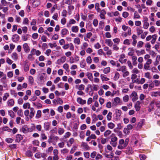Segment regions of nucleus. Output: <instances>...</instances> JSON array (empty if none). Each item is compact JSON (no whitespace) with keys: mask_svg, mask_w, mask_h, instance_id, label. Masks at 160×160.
Here are the masks:
<instances>
[{"mask_svg":"<svg viewBox=\"0 0 160 160\" xmlns=\"http://www.w3.org/2000/svg\"><path fill=\"white\" fill-rule=\"evenodd\" d=\"M130 97L131 98L132 97V100L133 102L136 101L138 99L137 93L134 91L132 92Z\"/></svg>","mask_w":160,"mask_h":160,"instance_id":"obj_7","label":"nucleus"},{"mask_svg":"<svg viewBox=\"0 0 160 160\" xmlns=\"http://www.w3.org/2000/svg\"><path fill=\"white\" fill-rule=\"evenodd\" d=\"M8 104L9 106H12L14 104V101L13 99H11L8 102Z\"/></svg>","mask_w":160,"mask_h":160,"instance_id":"obj_41","label":"nucleus"},{"mask_svg":"<svg viewBox=\"0 0 160 160\" xmlns=\"http://www.w3.org/2000/svg\"><path fill=\"white\" fill-rule=\"evenodd\" d=\"M126 67L125 66H122L120 68H117L116 69L117 71H121L122 72L125 71L127 69Z\"/></svg>","mask_w":160,"mask_h":160,"instance_id":"obj_31","label":"nucleus"},{"mask_svg":"<svg viewBox=\"0 0 160 160\" xmlns=\"http://www.w3.org/2000/svg\"><path fill=\"white\" fill-rule=\"evenodd\" d=\"M120 76V74L119 73L117 72H116L115 73V75L113 78V79L115 81H117L119 78Z\"/></svg>","mask_w":160,"mask_h":160,"instance_id":"obj_47","label":"nucleus"},{"mask_svg":"<svg viewBox=\"0 0 160 160\" xmlns=\"http://www.w3.org/2000/svg\"><path fill=\"white\" fill-rule=\"evenodd\" d=\"M69 65L67 63L64 64L63 65V68L67 71L69 70Z\"/></svg>","mask_w":160,"mask_h":160,"instance_id":"obj_64","label":"nucleus"},{"mask_svg":"<svg viewBox=\"0 0 160 160\" xmlns=\"http://www.w3.org/2000/svg\"><path fill=\"white\" fill-rule=\"evenodd\" d=\"M122 28L123 30L125 31L127 30L128 35L130 36L131 34V29L130 28L125 25H123L122 26Z\"/></svg>","mask_w":160,"mask_h":160,"instance_id":"obj_8","label":"nucleus"},{"mask_svg":"<svg viewBox=\"0 0 160 160\" xmlns=\"http://www.w3.org/2000/svg\"><path fill=\"white\" fill-rule=\"evenodd\" d=\"M12 39L13 42H17L19 41V37L17 34H14L12 35Z\"/></svg>","mask_w":160,"mask_h":160,"instance_id":"obj_16","label":"nucleus"},{"mask_svg":"<svg viewBox=\"0 0 160 160\" xmlns=\"http://www.w3.org/2000/svg\"><path fill=\"white\" fill-rule=\"evenodd\" d=\"M112 113L111 112H109L107 116V118L108 121H110L111 119Z\"/></svg>","mask_w":160,"mask_h":160,"instance_id":"obj_49","label":"nucleus"},{"mask_svg":"<svg viewBox=\"0 0 160 160\" xmlns=\"http://www.w3.org/2000/svg\"><path fill=\"white\" fill-rule=\"evenodd\" d=\"M122 73V76L123 78H125L129 75V72L127 70V69Z\"/></svg>","mask_w":160,"mask_h":160,"instance_id":"obj_48","label":"nucleus"},{"mask_svg":"<svg viewBox=\"0 0 160 160\" xmlns=\"http://www.w3.org/2000/svg\"><path fill=\"white\" fill-rule=\"evenodd\" d=\"M58 14L57 13L55 12L53 14V16H52V18L56 20V21H58Z\"/></svg>","mask_w":160,"mask_h":160,"instance_id":"obj_45","label":"nucleus"},{"mask_svg":"<svg viewBox=\"0 0 160 160\" xmlns=\"http://www.w3.org/2000/svg\"><path fill=\"white\" fill-rule=\"evenodd\" d=\"M74 141V139L73 138H70L67 142V146L68 147L71 146L72 145Z\"/></svg>","mask_w":160,"mask_h":160,"instance_id":"obj_28","label":"nucleus"},{"mask_svg":"<svg viewBox=\"0 0 160 160\" xmlns=\"http://www.w3.org/2000/svg\"><path fill=\"white\" fill-rule=\"evenodd\" d=\"M137 80L136 83L142 84L145 82V79L144 78H141L140 80H139L138 79H137Z\"/></svg>","mask_w":160,"mask_h":160,"instance_id":"obj_50","label":"nucleus"},{"mask_svg":"<svg viewBox=\"0 0 160 160\" xmlns=\"http://www.w3.org/2000/svg\"><path fill=\"white\" fill-rule=\"evenodd\" d=\"M118 140L116 136L112 137L110 141V144L114 147H116L118 144L117 141Z\"/></svg>","mask_w":160,"mask_h":160,"instance_id":"obj_2","label":"nucleus"},{"mask_svg":"<svg viewBox=\"0 0 160 160\" xmlns=\"http://www.w3.org/2000/svg\"><path fill=\"white\" fill-rule=\"evenodd\" d=\"M136 53L138 56H139L145 53V51L143 49H142L140 50H136Z\"/></svg>","mask_w":160,"mask_h":160,"instance_id":"obj_24","label":"nucleus"},{"mask_svg":"<svg viewBox=\"0 0 160 160\" xmlns=\"http://www.w3.org/2000/svg\"><path fill=\"white\" fill-rule=\"evenodd\" d=\"M116 116L114 117V119L116 121L120 119V117L122 114L121 110L116 109L115 110Z\"/></svg>","mask_w":160,"mask_h":160,"instance_id":"obj_3","label":"nucleus"},{"mask_svg":"<svg viewBox=\"0 0 160 160\" xmlns=\"http://www.w3.org/2000/svg\"><path fill=\"white\" fill-rule=\"evenodd\" d=\"M127 61V59L126 58V56L125 54H122L119 56V61L122 64L125 63Z\"/></svg>","mask_w":160,"mask_h":160,"instance_id":"obj_4","label":"nucleus"},{"mask_svg":"<svg viewBox=\"0 0 160 160\" xmlns=\"http://www.w3.org/2000/svg\"><path fill=\"white\" fill-rule=\"evenodd\" d=\"M47 156L46 153L40 152H37L35 155V157L37 158H45Z\"/></svg>","mask_w":160,"mask_h":160,"instance_id":"obj_5","label":"nucleus"},{"mask_svg":"<svg viewBox=\"0 0 160 160\" xmlns=\"http://www.w3.org/2000/svg\"><path fill=\"white\" fill-rule=\"evenodd\" d=\"M158 95L160 96V92H152L151 93V96L156 97Z\"/></svg>","mask_w":160,"mask_h":160,"instance_id":"obj_51","label":"nucleus"},{"mask_svg":"<svg viewBox=\"0 0 160 160\" xmlns=\"http://www.w3.org/2000/svg\"><path fill=\"white\" fill-rule=\"evenodd\" d=\"M16 138L15 142H19L22 139V137L20 134H18L16 135Z\"/></svg>","mask_w":160,"mask_h":160,"instance_id":"obj_20","label":"nucleus"},{"mask_svg":"<svg viewBox=\"0 0 160 160\" xmlns=\"http://www.w3.org/2000/svg\"><path fill=\"white\" fill-rule=\"evenodd\" d=\"M71 30L73 32L77 33L78 31L79 28L77 26H73L71 28Z\"/></svg>","mask_w":160,"mask_h":160,"instance_id":"obj_22","label":"nucleus"},{"mask_svg":"<svg viewBox=\"0 0 160 160\" xmlns=\"http://www.w3.org/2000/svg\"><path fill=\"white\" fill-rule=\"evenodd\" d=\"M66 57L65 56H63L60 58L58 59L56 63L59 65L64 63L66 60Z\"/></svg>","mask_w":160,"mask_h":160,"instance_id":"obj_6","label":"nucleus"},{"mask_svg":"<svg viewBox=\"0 0 160 160\" xmlns=\"http://www.w3.org/2000/svg\"><path fill=\"white\" fill-rule=\"evenodd\" d=\"M73 42L75 44L78 45H79L80 43V38L78 37L75 38L74 39Z\"/></svg>","mask_w":160,"mask_h":160,"instance_id":"obj_34","label":"nucleus"},{"mask_svg":"<svg viewBox=\"0 0 160 160\" xmlns=\"http://www.w3.org/2000/svg\"><path fill=\"white\" fill-rule=\"evenodd\" d=\"M21 130L24 133H27L28 132V127L26 125H24L22 127Z\"/></svg>","mask_w":160,"mask_h":160,"instance_id":"obj_21","label":"nucleus"},{"mask_svg":"<svg viewBox=\"0 0 160 160\" xmlns=\"http://www.w3.org/2000/svg\"><path fill=\"white\" fill-rule=\"evenodd\" d=\"M77 101L78 103L81 105L85 104L86 102V100H83L80 97H78L77 98Z\"/></svg>","mask_w":160,"mask_h":160,"instance_id":"obj_12","label":"nucleus"},{"mask_svg":"<svg viewBox=\"0 0 160 160\" xmlns=\"http://www.w3.org/2000/svg\"><path fill=\"white\" fill-rule=\"evenodd\" d=\"M139 72V70L137 68H134L131 71V72L132 73L135 74H138Z\"/></svg>","mask_w":160,"mask_h":160,"instance_id":"obj_59","label":"nucleus"},{"mask_svg":"<svg viewBox=\"0 0 160 160\" xmlns=\"http://www.w3.org/2000/svg\"><path fill=\"white\" fill-rule=\"evenodd\" d=\"M48 45L52 48H56L57 46V44L55 42H54L52 43H48Z\"/></svg>","mask_w":160,"mask_h":160,"instance_id":"obj_57","label":"nucleus"},{"mask_svg":"<svg viewBox=\"0 0 160 160\" xmlns=\"http://www.w3.org/2000/svg\"><path fill=\"white\" fill-rule=\"evenodd\" d=\"M129 99V97L128 95H126L123 97V100L124 102H128Z\"/></svg>","mask_w":160,"mask_h":160,"instance_id":"obj_58","label":"nucleus"},{"mask_svg":"<svg viewBox=\"0 0 160 160\" xmlns=\"http://www.w3.org/2000/svg\"><path fill=\"white\" fill-rule=\"evenodd\" d=\"M86 61L87 63L88 64H91L92 61L90 56H88L86 58Z\"/></svg>","mask_w":160,"mask_h":160,"instance_id":"obj_53","label":"nucleus"},{"mask_svg":"<svg viewBox=\"0 0 160 160\" xmlns=\"http://www.w3.org/2000/svg\"><path fill=\"white\" fill-rule=\"evenodd\" d=\"M40 0H35L33 3V6L36 7L40 5Z\"/></svg>","mask_w":160,"mask_h":160,"instance_id":"obj_42","label":"nucleus"},{"mask_svg":"<svg viewBox=\"0 0 160 160\" xmlns=\"http://www.w3.org/2000/svg\"><path fill=\"white\" fill-rule=\"evenodd\" d=\"M9 95L8 93H5L3 97V100L4 101H6L7 99V98L9 97Z\"/></svg>","mask_w":160,"mask_h":160,"instance_id":"obj_61","label":"nucleus"},{"mask_svg":"<svg viewBox=\"0 0 160 160\" xmlns=\"http://www.w3.org/2000/svg\"><path fill=\"white\" fill-rule=\"evenodd\" d=\"M149 26L148 22H143V28L145 29H147Z\"/></svg>","mask_w":160,"mask_h":160,"instance_id":"obj_56","label":"nucleus"},{"mask_svg":"<svg viewBox=\"0 0 160 160\" xmlns=\"http://www.w3.org/2000/svg\"><path fill=\"white\" fill-rule=\"evenodd\" d=\"M136 30L137 34L138 35L142 34L143 32V30L141 28L139 27L137 28Z\"/></svg>","mask_w":160,"mask_h":160,"instance_id":"obj_38","label":"nucleus"},{"mask_svg":"<svg viewBox=\"0 0 160 160\" xmlns=\"http://www.w3.org/2000/svg\"><path fill=\"white\" fill-rule=\"evenodd\" d=\"M8 113L10 116L12 118H13L14 117L15 114L14 112L12 110L8 111Z\"/></svg>","mask_w":160,"mask_h":160,"instance_id":"obj_63","label":"nucleus"},{"mask_svg":"<svg viewBox=\"0 0 160 160\" xmlns=\"http://www.w3.org/2000/svg\"><path fill=\"white\" fill-rule=\"evenodd\" d=\"M111 133V131L108 130H106L104 133V136L105 137H107L110 135Z\"/></svg>","mask_w":160,"mask_h":160,"instance_id":"obj_62","label":"nucleus"},{"mask_svg":"<svg viewBox=\"0 0 160 160\" xmlns=\"http://www.w3.org/2000/svg\"><path fill=\"white\" fill-rule=\"evenodd\" d=\"M58 139V137L54 136L53 134H52L48 137V142L49 143H52L53 145H55Z\"/></svg>","mask_w":160,"mask_h":160,"instance_id":"obj_1","label":"nucleus"},{"mask_svg":"<svg viewBox=\"0 0 160 160\" xmlns=\"http://www.w3.org/2000/svg\"><path fill=\"white\" fill-rule=\"evenodd\" d=\"M64 132V129L61 128H58V134L60 135H61Z\"/></svg>","mask_w":160,"mask_h":160,"instance_id":"obj_44","label":"nucleus"},{"mask_svg":"<svg viewBox=\"0 0 160 160\" xmlns=\"http://www.w3.org/2000/svg\"><path fill=\"white\" fill-rule=\"evenodd\" d=\"M76 87H77L78 89L80 90H83L84 89L85 86L82 84L78 86L76 85Z\"/></svg>","mask_w":160,"mask_h":160,"instance_id":"obj_43","label":"nucleus"},{"mask_svg":"<svg viewBox=\"0 0 160 160\" xmlns=\"http://www.w3.org/2000/svg\"><path fill=\"white\" fill-rule=\"evenodd\" d=\"M11 57L12 59L16 61L18 59V54L16 52H13L12 54Z\"/></svg>","mask_w":160,"mask_h":160,"instance_id":"obj_23","label":"nucleus"},{"mask_svg":"<svg viewBox=\"0 0 160 160\" xmlns=\"http://www.w3.org/2000/svg\"><path fill=\"white\" fill-rule=\"evenodd\" d=\"M81 147L83 148L85 150H87L89 149V147L88 143L85 142H82L81 145Z\"/></svg>","mask_w":160,"mask_h":160,"instance_id":"obj_14","label":"nucleus"},{"mask_svg":"<svg viewBox=\"0 0 160 160\" xmlns=\"http://www.w3.org/2000/svg\"><path fill=\"white\" fill-rule=\"evenodd\" d=\"M86 75L87 76L88 78L92 82L93 80V77L92 73L90 72H87L86 73Z\"/></svg>","mask_w":160,"mask_h":160,"instance_id":"obj_17","label":"nucleus"},{"mask_svg":"<svg viewBox=\"0 0 160 160\" xmlns=\"http://www.w3.org/2000/svg\"><path fill=\"white\" fill-rule=\"evenodd\" d=\"M115 124L112 122H111L108 123V127L111 129H113L115 127Z\"/></svg>","mask_w":160,"mask_h":160,"instance_id":"obj_52","label":"nucleus"},{"mask_svg":"<svg viewBox=\"0 0 160 160\" xmlns=\"http://www.w3.org/2000/svg\"><path fill=\"white\" fill-rule=\"evenodd\" d=\"M23 108L24 109L30 108V104L29 102L24 103L23 105Z\"/></svg>","mask_w":160,"mask_h":160,"instance_id":"obj_33","label":"nucleus"},{"mask_svg":"<svg viewBox=\"0 0 160 160\" xmlns=\"http://www.w3.org/2000/svg\"><path fill=\"white\" fill-rule=\"evenodd\" d=\"M100 12V17L102 19H105V15L106 13V12L104 10H101L99 12Z\"/></svg>","mask_w":160,"mask_h":160,"instance_id":"obj_13","label":"nucleus"},{"mask_svg":"<svg viewBox=\"0 0 160 160\" xmlns=\"http://www.w3.org/2000/svg\"><path fill=\"white\" fill-rule=\"evenodd\" d=\"M74 7L72 5H70L68 6V13L69 15L71 14L72 12L74 9Z\"/></svg>","mask_w":160,"mask_h":160,"instance_id":"obj_37","label":"nucleus"},{"mask_svg":"<svg viewBox=\"0 0 160 160\" xmlns=\"http://www.w3.org/2000/svg\"><path fill=\"white\" fill-rule=\"evenodd\" d=\"M76 23V21L73 19H70L69 21V23H67V27H70L71 24H74Z\"/></svg>","mask_w":160,"mask_h":160,"instance_id":"obj_36","label":"nucleus"},{"mask_svg":"<svg viewBox=\"0 0 160 160\" xmlns=\"http://www.w3.org/2000/svg\"><path fill=\"white\" fill-rule=\"evenodd\" d=\"M32 126L29 128H28V132H32L34 130L35 126L34 124H32Z\"/></svg>","mask_w":160,"mask_h":160,"instance_id":"obj_35","label":"nucleus"},{"mask_svg":"<svg viewBox=\"0 0 160 160\" xmlns=\"http://www.w3.org/2000/svg\"><path fill=\"white\" fill-rule=\"evenodd\" d=\"M129 52L128 53V55L129 56H133L134 52V51L133 48H129L128 49Z\"/></svg>","mask_w":160,"mask_h":160,"instance_id":"obj_26","label":"nucleus"},{"mask_svg":"<svg viewBox=\"0 0 160 160\" xmlns=\"http://www.w3.org/2000/svg\"><path fill=\"white\" fill-rule=\"evenodd\" d=\"M95 8L98 12H99L101 9L99 8V3H97L95 4Z\"/></svg>","mask_w":160,"mask_h":160,"instance_id":"obj_60","label":"nucleus"},{"mask_svg":"<svg viewBox=\"0 0 160 160\" xmlns=\"http://www.w3.org/2000/svg\"><path fill=\"white\" fill-rule=\"evenodd\" d=\"M114 154L112 152H111L109 154H106L105 157L107 158H112L113 157Z\"/></svg>","mask_w":160,"mask_h":160,"instance_id":"obj_55","label":"nucleus"},{"mask_svg":"<svg viewBox=\"0 0 160 160\" xmlns=\"http://www.w3.org/2000/svg\"><path fill=\"white\" fill-rule=\"evenodd\" d=\"M140 18V16L138 12L136 11H135L134 13L133 18L134 19H139Z\"/></svg>","mask_w":160,"mask_h":160,"instance_id":"obj_30","label":"nucleus"},{"mask_svg":"<svg viewBox=\"0 0 160 160\" xmlns=\"http://www.w3.org/2000/svg\"><path fill=\"white\" fill-rule=\"evenodd\" d=\"M121 103L120 98L118 97H116L114 99L112 102V104L116 106L120 104Z\"/></svg>","mask_w":160,"mask_h":160,"instance_id":"obj_9","label":"nucleus"},{"mask_svg":"<svg viewBox=\"0 0 160 160\" xmlns=\"http://www.w3.org/2000/svg\"><path fill=\"white\" fill-rule=\"evenodd\" d=\"M105 43L108 46L111 47L113 44V43L111 39H106L105 40Z\"/></svg>","mask_w":160,"mask_h":160,"instance_id":"obj_19","label":"nucleus"},{"mask_svg":"<svg viewBox=\"0 0 160 160\" xmlns=\"http://www.w3.org/2000/svg\"><path fill=\"white\" fill-rule=\"evenodd\" d=\"M100 77L102 82L108 81L109 80V78L106 77L104 74H101Z\"/></svg>","mask_w":160,"mask_h":160,"instance_id":"obj_18","label":"nucleus"},{"mask_svg":"<svg viewBox=\"0 0 160 160\" xmlns=\"http://www.w3.org/2000/svg\"><path fill=\"white\" fill-rule=\"evenodd\" d=\"M30 109V112L29 115V117L30 118H32L34 116L35 113V111L33 108H31Z\"/></svg>","mask_w":160,"mask_h":160,"instance_id":"obj_15","label":"nucleus"},{"mask_svg":"<svg viewBox=\"0 0 160 160\" xmlns=\"http://www.w3.org/2000/svg\"><path fill=\"white\" fill-rule=\"evenodd\" d=\"M22 47L24 51L26 53H28L29 52L30 48L28 44L27 43L23 44Z\"/></svg>","mask_w":160,"mask_h":160,"instance_id":"obj_10","label":"nucleus"},{"mask_svg":"<svg viewBox=\"0 0 160 160\" xmlns=\"http://www.w3.org/2000/svg\"><path fill=\"white\" fill-rule=\"evenodd\" d=\"M61 32L62 36H63L67 34L68 32V31L66 28H64L61 30Z\"/></svg>","mask_w":160,"mask_h":160,"instance_id":"obj_32","label":"nucleus"},{"mask_svg":"<svg viewBox=\"0 0 160 160\" xmlns=\"http://www.w3.org/2000/svg\"><path fill=\"white\" fill-rule=\"evenodd\" d=\"M137 77V75L136 74L132 73V74L131 75V79L132 80V82H136L137 81V80H134Z\"/></svg>","mask_w":160,"mask_h":160,"instance_id":"obj_39","label":"nucleus"},{"mask_svg":"<svg viewBox=\"0 0 160 160\" xmlns=\"http://www.w3.org/2000/svg\"><path fill=\"white\" fill-rule=\"evenodd\" d=\"M50 126V122H45L44 124V128L45 130L48 131L49 130Z\"/></svg>","mask_w":160,"mask_h":160,"instance_id":"obj_25","label":"nucleus"},{"mask_svg":"<svg viewBox=\"0 0 160 160\" xmlns=\"http://www.w3.org/2000/svg\"><path fill=\"white\" fill-rule=\"evenodd\" d=\"M42 112L40 110H38L37 111L36 118H39L41 116Z\"/></svg>","mask_w":160,"mask_h":160,"instance_id":"obj_46","label":"nucleus"},{"mask_svg":"<svg viewBox=\"0 0 160 160\" xmlns=\"http://www.w3.org/2000/svg\"><path fill=\"white\" fill-rule=\"evenodd\" d=\"M86 66V63L84 60H82L80 62V66L81 68H84Z\"/></svg>","mask_w":160,"mask_h":160,"instance_id":"obj_54","label":"nucleus"},{"mask_svg":"<svg viewBox=\"0 0 160 160\" xmlns=\"http://www.w3.org/2000/svg\"><path fill=\"white\" fill-rule=\"evenodd\" d=\"M133 152L132 148L130 147H128L126 150V153L128 154L132 153Z\"/></svg>","mask_w":160,"mask_h":160,"instance_id":"obj_29","label":"nucleus"},{"mask_svg":"<svg viewBox=\"0 0 160 160\" xmlns=\"http://www.w3.org/2000/svg\"><path fill=\"white\" fill-rule=\"evenodd\" d=\"M111 69L109 67H108L104 68L103 70V72L105 74L108 73L110 71Z\"/></svg>","mask_w":160,"mask_h":160,"instance_id":"obj_40","label":"nucleus"},{"mask_svg":"<svg viewBox=\"0 0 160 160\" xmlns=\"http://www.w3.org/2000/svg\"><path fill=\"white\" fill-rule=\"evenodd\" d=\"M132 64L134 66H136L137 64V57L136 56H133L132 58Z\"/></svg>","mask_w":160,"mask_h":160,"instance_id":"obj_27","label":"nucleus"},{"mask_svg":"<svg viewBox=\"0 0 160 160\" xmlns=\"http://www.w3.org/2000/svg\"><path fill=\"white\" fill-rule=\"evenodd\" d=\"M141 102L139 101H137L135 104L134 108L137 111H139L141 108L140 105Z\"/></svg>","mask_w":160,"mask_h":160,"instance_id":"obj_11","label":"nucleus"}]
</instances>
